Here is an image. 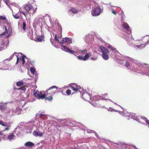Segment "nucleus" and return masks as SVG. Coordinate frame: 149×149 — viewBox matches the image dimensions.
Listing matches in <instances>:
<instances>
[{
    "label": "nucleus",
    "mask_w": 149,
    "mask_h": 149,
    "mask_svg": "<svg viewBox=\"0 0 149 149\" xmlns=\"http://www.w3.org/2000/svg\"><path fill=\"white\" fill-rule=\"evenodd\" d=\"M148 36L143 38L141 39L138 40H136V45L137 47L141 48L144 47L147 45L149 44Z\"/></svg>",
    "instance_id": "obj_1"
},
{
    "label": "nucleus",
    "mask_w": 149,
    "mask_h": 149,
    "mask_svg": "<svg viewBox=\"0 0 149 149\" xmlns=\"http://www.w3.org/2000/svg\"><path fill=\"white\" fill-rule=\"evenodd\" d=\"M99 49L100 51L102 53V57L104 59L107 60L109 58V56L108 54L109 53V51L105 47L102 45L100 46Z\"/></svg>",
    "instance_id": "obj_2"
},
{
    "label": "nucleus",
    "mask_w": 149,
    "mask_h": 149,
    "mask_svg": "<svg viewBox=\"0 0 149 149\" xmlns=\"http://www.w3.org/2000/svg\"><path fill=\"white\" fill-rule=\"evenodd\" d=\"M24 9L29 14H33L36 10L37 8L35 9L33 8V6L30 4L26 5L25 6Z\"/></svg>",
    "instance_id": "obj_3"
},
{
    "label": "nucleus",
    "mask_w": 149,
    "mask_h": 149,
    "mask_svg": "<svg viewBox=\"0 0 149 149\" xmlns=\"http://www.w3.org/2000/svg\"><path fill=\"white\" fill-rule=\"evenodd\" d=\"M48 94L47 93H44L42 94V92H40L38 96V98L39 99H45V100H48L49 101L52 100L53 97L51 96L50 97H48Z\"/></svg>",
    "instance_id": "obj_4"
},
{
    "label": "nucleus",
    "mask_w": 149,
    "mask_h": 149,
    "mask_svg": "<svg viewBox=\"0 0 149 149\" xmlns=\"http://www.w3.org/2000/svg\"><path fill=\"white\" fill-rule=\"evenodd\" d=\"M57 87L55 86H52L50 87L47 90V94H48V96H47L48 97H50L51 96L52 97V95L54 94L56 92V90H53L54 88H57Z\"/></svg>",
    "instance_id": "obj_5"
},
{
    "label": "nucleus",
    "mask_w": 149,
    "mask_h": 149,
    "mask_svg": "<svg viewBox=\"0 0 149 149\" xmlns=\"http://www.w3.org/2000/svg\"><path fill=\"white\" fill-rule=\"evenodd\" d=\"M101 10L100 8L97 7L95 8L92 12V14L93 16H97L100 15L101 13Z\"/></svg>",
    "instance_id": "obj_6"
},
{
    "label": "nucleus",
    "mask_w": 149,
    "mask_h": 149,
    "mask_svg": "<svg viewBox=\"0 0 149 149\" xmlns=\"http://www.w3.org/2000/svg\"><path fill=\"white\" fill-rule=\"evenodd\" d=\"M70 87L73 91L76 92L79 91V90L81 89V86L76 84H72Z\"/></svg>",
    "instance_id": "obj_7"
},
{
    "label": "nucleus",
    "mask_w": 149,
    "mask_h": 149,
    "mask_svg": "<svg viewBox=\"0 0 149 149\" xmlns=\"http://www.w3.org/2000/svg\"><path fill=\"white\" fill-rule=\"evenodd\" d=\"M82 97L85 101L89 102L91 99V95L87 93H84L82 95Z\"/></svg>",
    "instance_id": "obj_8"
},
{
    "label": "nucleus",
    "mask_w": 149,
    "mask_h": 149,
    "mask_svg": "<svg viewBox=\"0 0 149 149\" xmlns=\"http://www.w3.org/2000/svg\"><path fill=\"white\" fill-rule=\"evenodd\" d=\"M33 135L34 136L41 137L43 136V133L39 131H34L33 133Z\"/></svg>",
    "instance_id": "obj_9"
},
{
    "label": "nucleus",
    "mask_w": 149,
    "mask_h": 149,
    "mask_svg": "<svg viewBox=\"0 0 149 149\" xmlns=\"http://www.w3.org/2000/svg\"><path fill=\"white\" fill-rule=\"evenodd\" d=\"M45 37L43 35L39 36L37 38V41L38 42H42L45 41Z\"/></svg>",
    "instance_id": "obj_10"
},
{
    "label": "nucleus",
    "mask_w": 149,
    "mask_h": 149,
    "mask_svg": "<svg viewBox=\"0 0 149 149\" xmlns=\"http://www.w3.org/2000/svg\"><path fill=\"white\" fill-rule=\"evenodd\" d=\"M24 145L27 147H33L34 146V144L31 142L28 141L26 142Z\"/></svg>",
    "instance_id": "obj_11"
},
{
    "label": "nucleus",
    "mask_w": 149,
    "mask_h": 149,
    "mask_svg": "<svg viewBox=\"0 0 149 149\" xmlns=\"http://www.w3.org/2000/svg\"><path fill=\"white\" fill-rule=\"evenodd\" d=\"M91 54V53L89 52L88 53H86L85 56L83 57V60H86L89 57L90 55Z\"/></svg>",
    "instance_id": "obj_12"
},
{
    "label": "nucleus",
    "mask_w": 149,
    "mask_h": 149,
    "mask_svg": "<svg viewBox=\"0 0 149 149\" xmlns=\"http://www.w3.org/2000/svg\"><path fill=\"white\" fill-rule=\"evenodd\" d=\"M14 134L12 133L10 134V135H8V138L10 141H11L13 139L14 137Z\"/></svg>",
    "instance_id": "obj_13"
},
{
    "label": "nucleus",
    "mask_w": 149,
    "mask_h": 149,
    "mask_svg": "<svg viewBox=\"0 0 149 149\" xmlns=\"http://www.w3.org/2000/svg\"><path fill=\"white\" fill-rule=\"evenodd\" d=\"M139 118H140L141 120H144L147 124L149 125V120H148L146 118L141 116H139Z\"/></svg>",
    "instance_id": "obj_14"
},
{
    "label": "nucleus",
    "mask_w": 149,
    "mask_h": 149,
    "mask_svg": "<svg viewBox=\"0 0 149 149\" xmlns=\"http://www.w3.org/2000/svg\"><path fill=\"white\" fill-rule=\"evenodd\" d=\"M123 25V27L127 30H128L130 28L129 25L126 22L124 23Z\"/></svg>",
    "instance_id": "obj_15"
},
{
    "label": "nucleus",
    "mask_w": 149,
    "mask_h": 149,
    "mask_svg": "<svg viewBox=\"0 0 149 149\" xmlns=\"http://www.w3.org/2000/svg\"><path fill=\"white\" fill-rule=\"evenodd\" d=\"M66 43L68 44H71L72 43V39L71 38H67Z\"/></svg>",
    "instance_id": "obj_16"
},
{
    "label": "nucleus",
    "mask_w": 149,
    "mask_h": 149,
    "mask_svg": "<svg viewBox=\"0 0 149 149\" xmlns=\"http://www.w3.org/2000/svg\"><path fill=\"white\" fill-rule=\"evenodd\" d=\"M0 19L5 21L6 23L7 22V19L6 17L2 16H0Z\"/></svg>",
    "instance_id": "obj_17"
},
{
    "label": "nucleus",
    "mask_w": 149,
    "mask_h": 149,
    "mask_svg": "<svg viewBox=\"0 0 149 149\" xmlns=\"http://www.w3.org/2000/svg\"><path fill=\"white\" fill-rule=\"evenodd\" d=\"M39 92L38 91H34L33 94L34 96L36 97H38Z\"/></svg>",
    "instance_id": "obj_18"
},
{
    "label": "nucleus",
    "mask_w": 149,
    "mask_h": 149,
    "mask_svg": "<svg viewBox=\"0 0 149 149\" xmlns=\"http://www.w3.org/2000/svg\"><path fill=\"white\" fill-rule=\"evenodd\" d=\"M67 37L63 38L62 42H59V43L60 44L62 45L64 43H66Z\"/></svg>",
    "instance_id": "obj_19"
},
{
    "label": "nucleus",
    "mask_w": 149,
    "mask_h": 149,
    "mask_svg": "<svg viewBox=\"0 0 149 149\" xmlns=\"http://www.w3.org/2000/svg\"><path fill=\"white\" fill-rule=\"evenodd\" d=\"M70 11L72 12V13H77V11L75 8H72L69 10Z\"/></svg>",
    "instance_id": "obj_20"
},
{
    "label": "nucleus",
    "mask_w": 149,
    "mask_h": 149,
    "mask_svg": "<svg viewBox=\"0 0 149 149\" xmlns=\"http://www.w3.org/2000/svg\"><path fill=\"white\" fill-rule=\"evenodd\" d=\"M23 84L24 83L23 82L19 81L17 82L16 85L17 86H23Z\"/></svg>",
    "instance_id": "obj_21"
},
{
    "label": "nucleus",
    "mask_w": 149,
    "mask_h": 149,
    "mask_svg": "<svg viewBox=\"0 0 149 149\" xmlns=\"http://www.w3.org/2000/svg\"><path fill=\"white\" fill-rule=\"evenodd\" d=\"M61 47H63V50L65 51L66 52H68L69 50V48L68 47H67L66 46H64L63 45L61 46Z\"/></svg>",
    "instance_id": "obj_22"
},
{
    "label": "nucleus",
    "mask_w": 149,
    "mask_h": 149,
    "mask_svg": "<svg viewBox=\"0 0 149 149\" xmlns=\"http://www.w3.org/2000/svg\"><path fill=\"white\" fill-rule=\"evenodd\" d=\"M87 52V50L86 49L81 50L79 51V53L81 54H84L86 53Z\"/></svg>",
    "instance_id": "obj_23"
},
{
    "label": "nucleus",
    "mask_w": 149,
    "mask_h": 149,
    "mask_svg": "<svg viewBox=\"0 0 149 149\" xmlns=\"http://www.w3.org/2000/svg\"><path fill=\"white\" fill-rule=\"evenodd\" d=\"M6 107L5 106L3 105H0V110H1V111H4Z\"/></svg>",
    "instance_id": "obj_24"
},
{
    "label": "nucleus",
    "mask_w": 149,
    "mask_h": 149,
    "mask_svg": "<svg viewBox=\"0 0 149 149\" xmlns=\"http://www.w3.org/2000/svg\"><path fill=\"white\" fill-rule=\"evenodd\" d=\"M5 31L1 35H3L6 34L8 33V29L5 26Z\"/></svg>",
    "instance_id": "obj_25"
},
{
    "label": "nucleus",
    "mask_w": 149,
    "mask_h": 149,
    "mask_svg": "<svg viewBox=\"0 0 149 149\" xmlns=\"http://www.w3.org/2000/svg\"><path fill=\"white\" fill-rule=\"evenodd\" d=\"M108 48L112 51H114L116 50V49L115 48L112 47L111 46H109Z\"/></svg>",
    "instance_id": "obj_26"
},
{
    "label": "nucleus",
    "mask_w": 149,
    "mask_h": 149,
    "mask_svg": "<svg viewBox=\"0 0 149 149\" xmlns=\"http://www.w3.org/2000/svg\"><path fill=\"white\" fill-rule=\"evenodd\" d=\"M25 57H26V56L24 55L23 56H22V58L21 59V60H22V64H24L25 63Z\"/></svg>",
    "instance_id": "obj_27"
},
{
    "label": "nucleus",
    "mask_w": 149,
    "mask_h": 149,
    "mask_svg": "<svg viewBox=\"0 0 149 149\" xmlns=\"http://www.w3.org/2000/svg\"><path fill=\"white\" fill-rule=\"evenodd\" d=\"M30 71L33 74H34L35 72V69L33 68H31L30 69Z\"/></svg>",
    "instance_id": "obj_28"
},
{
    "label": "nucleus",
    "mask_w": 149,
    "mask_h": 149,
    "mask_svg": "<svg viewBox=\"0 0 149 149\" xmlns=\"http://www.w3.org/2000/svg\"><path fill=\"white\" fill-rule=\"evenodd\" d=\"M94 99L95 100H98L100 98V97L98 96H95L93 97Z\"/></svg>",
    "instance_id": "obj_29"
},
{
    "label": "nucleus",
    "mask_w": 149,
    "mask_h": 149,
    "mask_svg": "<svg viewBox=\"0 0 149 149\" xmlns=\"http://www.w3.org/2000/svg\"><path fill=\"white\" fill-rule=\"evenodd\" d=\"M66 93L68 95L71 94V91L70 89H67L66 91Z\"/></svg>",
    "instance_id": "obj_30"
},
{
    "label": "nucleus",
    "mask_w": 149,
    "mask_h": 149,
    "mask_svg": "<svg viewBox=\"0 0 149 149\" xmlns=\"http://www.w3.org/2000/svg\"><path fill=\"white\" fill-rule=\"evenodd\" d=\"M26 26V23L25 22H23V29L24 31L25 30V28Z\"/></svg>",
    "instance_id": "obj_31"
},
{
    "label": "nucleus",
    "mask_w": 149,
    "mask_h": 149,
    "mask_svg": "<svg viewBox=\"0 0 149 149\" xmlns=\"http://www.w3.org/2000/svg\"><path fill=\"white\" fill-rule=\"evenodd\" d=\"M0 124L3 126H7V125H5L4 122L3 121H0Z\"/></svg>",
    "instance_id": "obj_32"
},
{
    "label": "nucleus",
    "mask_w": 149,
    "mask_h": 149,
    "mask_svg": "<svg viewBox=\"0 0 149 149\" xmlns=\"http://www.w3.org/2000/svg\"><path fill=\"white\" fill-rule=\"evenodd\" d=\"M125 66L127 68L128 67L130 66V63L128 61L126 62Z\"/></svg>",
    "instance_id": "obj_33"
},
{
    "label": "nucleus",
    "mask_w": 149,
    "mask_h": 149,
    "mask_svg": "<svg viewBox=\"0 0 149 149\" xmlns=\"http://www.w3.org/2000/svg\"><path fill=\"white\" fill-rule=\"evenodd\" d=\"M13 16L16 19H19V16L17 14H16L15 15H13Z\"/></svg>",
    "instance_id": "obj_34"
},
{
    "label": "nucleus",
    "mask_w": 149,
    "mask_h": 149,
    "mask_svg": "<svg viewBox=\"0 0 149 149\" xmlns=\"http://www.w3.org/2000/svg\"><path fill=\"white\" fill-rule=\"evenodd\" d=\"M54 39L55 40L58 41V38L57 36V35L56 34L55 35V37H54Z\"/></svg>",
    "instance_id": "obj_35"
},
{
    "label": "nucleus",
    "mask_w": 149,
    "mask_h": 149,
    "mask_svg": "<svg viewBox=\"0 0 149 149\" xmlns=\"http://www.w3.org/2000/svg\"><path fill=\"white\" fill-rule=\"evenodd\" d=\"M19 12L20 13H22V14H23L25 17L26 16V15L24 12L22 11L19 10Z\"/></svg>",
    "instance_id": "obj_36"
},
{
    "label": "nucleus",
    "mask_w": 149,
    "mask_h": 149,
    "mask_svg": "<svg viewBox=\"0 0 149 149\" xmlns=\"http://www.w3.org/2000/svg\"><path fill=\"white\" fill-rule=\"evenodd\" d=\"M8 29L9 30V31L10 30L11 31V26H10V24H8Z\"/></svg>",
    "instance_id": "obj_37"
},
{
    "label": "nucleus",
    "mask_w": 149,
    "mask_h": 149,
    "mask_svg": "<svg viewBox=\"0 0 149 149\" xmlns=\"http://www.w3.org/2000/svg\"><path fill=\"white\" fill-rule=\"evenodd\" d=\"M68 52L72 54H74V53L75 52L71 50L70 49H69V50Z\"/></svg>",
    "instance_id": "obj_38"
},
{
    "label": "nucleus",
    "mask_w": 149,
    "mask_h": 149,
    "mask_svg": "<svg viewBox=\"0 0 149 149\" xmlns=\"http://www.w3.org/2000/svg\"><path fill=\"white\" fill-rule=\"evenodd\" d=\"M77 58L79 60H83V56H77Z\"/></svg>",
    "instance_id": "obj_39"
},
{
    "label": "nucleus",
    "mask_w": 149,
    "mask_h": 149,
    "mask_svg": "<svg viewBox=\"0 0 149 149\" xmlns=\"http://www.w3.org/2000/svg\"><path fill=\"white\" fill-rule=\"evenodd\" d=\"M19 89L24 90L25 89V88L24 87V86H22V87H21L20 88H19Z\"/></svg>",
    "instance_id": "obj_40"
},
{
    "label": "nucleus",
    "mask_w": 149,
    "mask_h": 149,
    "mask_svg": "<svg viewBox=\"0 0 149 149\" xmlns=\"http://www.w3.org/2000/svg\"><path fill=\"white\" fill-rule=\"evenodd\" d=\"M16 56H17V62L16 63V64H17L18 63L19 61V58L18 56H17V55Z\"/></svg>",
    "instance_id": "obj_41"
},
{
    "label": "nucleus",
    "mask_w": 149,
    "mask_h": 149,
    "mask_svg": "<svg viewBox=\"0 0 149 149\" xmlns=\"http://www.w3.org/2000/svg\"><path fill=\"white\" fill-rule=\"evenodd\" d=\"M39 115V117L40 118H41L45 116V115L44 114H40Z\"/></svg>",
    "instance_id": "obj_42"
},
{
    "label": "nucleus",
    "mask_w": 149,
    "mask_h": 149,
    "mask_svg": "<svg viewBox=\"0 0 149 149\" xmlns=\"http://www.w3.org/2000/svg\"><path fill=\"white\" fill-rule=\"evenodd\" d=\"M112 13L114 14V15H116V13L115 10H113L112 12Z\"/></svg>",
    "instance_id": "obj_43"
},
{
    "label": "nucleus",
    "mask_w": 149,
    "mask_h": 149,
    "mask_svg": "<svg viewBox=\"0 0 149 149\" xmlns=\"http://www.w3.org/2000/svg\"><path fill=\"white\" fill-rule=\"evenodd\" d=\"M62 33V32L61 31V32L60 33V34H61L60 36H59V38H61V37H62V33Z\"/></svg>",
    "instance_id": "obj_44"
},
{
    "label": "nucleus",
    "mask_w": 149,
    "mask_h": 149,
    "mask_svg": "<svg viewBox=\"0 0 149 149\" xmlns=\"http://www.w3.org/2000/svg\"><path fill=\"white\" fill-rule=\"evenodd\" d=\"M9 130V129L8 127H6L5 128V130Z\"/></svg>",
    "instance_id": "obj_45"
},
{
    "label": "nucleus",
    "mask_w": 149,
    "mask_h": 149,
    "mask_svg": "<svg viewBox=\"0 0 149 149\" xmlns=\"http://www.w3.org/2000/svg\"><path fill=\"white\" fill-rule=\"evenodd\" d=\"M104 95L106 96L107 97V98H108V94H107V93H106L105 94H104V95Z\"/></svg>",
    "instance_id": "obj_46"
},
{
    "label": "nucleus",
    "mask_w": 149,
    "mask_h": 149,
    "mask_svg": "<svg viewBox=\"0 0 149 149\" xmlns=\"http://www.w3.org/2000/svg\"><path fill=\"white\" fill-rule=\"evenodd\" d=\"M3 133H2V132H0V135H2Z\"/></svg>",
    "instance_id": "obj_47"
},
{
    "label": "nucleus",
    "mask_w": 149,
    "mask_h": 149,
    "mask_svg": "<svg viewBox=\"0 0 149 149\" xmlns=\"http://www.w3.org/2000/svg\"><path fill=\"white\" fill-rule=\"evenodd\" d=\"M14 56V54H13V57Z\"/></svg>",
    "instance_id": "obj_48"
},
{
    "label": "nucleus",
    "mask_w": 149,
    "mask_h": 149,
    "mask_svg": "<svg viewBox=\"0 0 149 149\" xmlns=\"http://www.w3.org/2000/svg\"><path fill=\"white\" fill-rule=\"evenodd\" d=\"M15 53H16V52H14V54H15Z\"/></svg>",
    "instance_id": "obj_49"
}]
</instances>
